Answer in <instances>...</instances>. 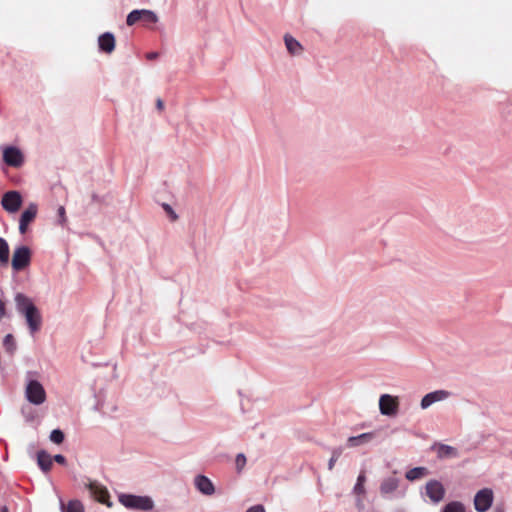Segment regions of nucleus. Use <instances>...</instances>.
I'll return each mask as SVG.
<instances>
[{"instance_id": "obj_1", "label": "nucleus", "mask_w": 512, "mask_h": 512, "mask_svg": "<svg viewBox=\"0 0 512 512\" xmlns=\"http://www.w3.org/2000/svg\"><path fill=\"white\" fill-rule=\"evenodd\" d=\"M15 303L17 311L25 317L30 333L38 332L42 326V316L32 300L22 293H17Z\"/></svg>"}, {"instance_id": "obj_25", "label": "nucleus", "mask_w": 512, "mask_h": 512, "mask_svg": "<svg viewBox=\"0 0 512 512\" xmlns=\"http://www.w3.org/2000/svg\"><path fill=\"white\" fill-rule=\"evenodd\" d=\"M442 512H466V509L463 503L452 501L444 506Z\"/></svg>"}, {"instance_id": "obj_31", "label": "nucleus", "mask_w": 512, "mask_h": 512, "mask_svg": "<svg viewBox=\"0 0 512 512\" xmlns=\"http://www.w3.org/2000/svg\"><path fill=\"white\" fill-rule=\"evenodd\" d=\"M6 314V306L5 303L0 299V320L5 316Z\"/></svg>"}, {"instance_id": "obj_17", "label": "nucleus", "mask_w": 512, "mask_h": 512, "mask_svg": "<svg viewBox=\"0 0 512 512\" xmlns=\"http://www.w3.org/2000/svg\"><path fill=\"white\" fill-rule=\"evenodd\" d=\"M284 41L286 48L291 55H299L302 53L303 47L294 37L285 35Z\"/></svg>"}, {"instance_id": "obj_26", "label": "nucleus", "mask_w": 512, "mask_h": 512, "mask_svg": "<svg viewBox=\"0 0 512 512\" xmlns=\"http://www.w3.org/2000/svg\"><path fill=\"white\" fill-rule=\"evenodd\" d=\"M65 512H84V507L80 501L71 500L65 507Z\"/></svg>"}, {"instance_id": "obj_38", "label": "nucleus", "mask_w": 512, "mask_h": 512, "mask_svg": "<svg viewBox=\"0 0 512 512\" xmlns=\"http://www.w3.org/2000/svg\"><path fill=\"white\" fill-rule=\"evenodd\" d=\"M170 215H171L173 221H175L177 219V215L174 212L170 213Z\"/></svg>"}, {"instance_id": "obj_33", "label": "nucleus", "mask_w": 512, "mask_h": 512, "mask_svg": "<svg viewBox=\"0 0 512 512\" xmlns=\"http://www.w3.org/2000/svg\"><path fill=\"white\" fill-rule=\"evenodd\" d=\"M158 55H159V54H158L157 52H149V53L146 55V57H147V59H149V60H154V59H156V58L158 57Z\"/></svg>"}, {"instance_id": "obj_37", "label": "nucleus", "mask_w": 512, "mask_h": 512, "mask_svg": "<svg viewBox=\"0 0 512 512\" xmlns=\"http://www.w3.org/2000/svg\"><path fill=\"white\" fill-rule=\"evenodd\" d=\"M0 512H9V510L6 506H3L0 508Z\"/></svg>"}, {"instance_id": "obj_18", "label": "nucleus", "mask_w": 512, "mask_h": 512, "mask_svg": "<svg viewBox=\"0 0 512 512\" xmlns=\"http://www.w3.org/2000/svg\"><path fill=\"white\" fill-rule=\"evenodd\" d=\"M399 486V480L396 477H389L382 481L380 491L383 495L394 492Z\"/></svg>"}, {"instance_id": "obj_32", "label": "nucleus", "mask_w": 512, "mask_h": 512, "mask_svg": "<svg viewBox=\"0 0 512 512\" xmlns=\"http://www.w3.org/2000/svg\"><path fill=\"white\" fill-rule=\"evenodd\" d=\"M53 459L59 464H65L66 462L65 457L61 454L55 455Z\"/></svg>"}, {"instance_id": "obj_28", "label": "nucleus", "mask_w": 512, "mask_h": 512, "mask_svg": "<svg viewBox=\"0 0 512 512\" xmlns=\"http://www.w3.org/2000/svg\"><path fill=\"white\" fill-rule=\"evenodd\" d=\"M341 453H342V450L340 448L334 449L332 451V456H331V458H330V460L328 462V469L329 470H332L334 468L335 463L338 460V458L340 457Z\"/></svg>"}, {"instance_id": "obj_8", "label": "nucleus", "mask_w": 512, "mask_h": 512, "mask_svg": "<svg viewBox=\"0 0 512 512\" xmlns=\"http://www.w3.org/2000/svg\"><path fill=\"white\" fill-rule=\"evenodd\" d=\"M1 204L7 212L14 213L21 207L22 197L17 191H8L3 195Z\"/></svg>"}, {"instance_id": "obj_24", "label": "nucleus", "mask_w": 512, "mask_h": 512, "mask_svg": "<svg viewBox=\"0 0 512 512\" xmlns=\"http://www.w3.org/2000/svg\"><path fill=\"white\" fill-rule=\"evenodd\" d=\"M3 348L6 352L13 354L16 350V342L12 334H7L3 339Z\"/></svg>"}, {"instance_id": "obj_13", "label": "nucleus", "mask_w": 512, "mask_h": 512, "mask_svg": "<svg viewBox=\"0 0 512 512\" xmlns=\"http://www.w3.org/2000/svg\"><path fill=\"white\" fill-rule=\"evenodd\" d=\"M194 484L197 490L204 495L210 496L215 492V487L212 481L204 475L196 476Z\"/></svg>"}, {"instance_id": "obj_6", "label": "nucleus", "mask_w": 512, "mask_h": 512, "mask_svg": "<svg viewBox=\"0 0 512 512\" xmlns=\"http://www.w3.org/2000/svg\"><path fill=\"white\" fill-rule=\"evenodd\" d=\"M493 491L484 488L478 491L474 497V507L477 512H486L493 503Z\"/></svg>"}, {"instance_id": "obj_35", "label": "nucleus", "mask_w": 512, "mask_h": 512, "mask_svg": "<svg viewBox=\"0 0 512 512\" xmlns=\"http://www.w3.org/2000/svg\"><path fill=\"white\" fill-rule=\"evenodd\" d=\"M58 212H59V215H60L62 218H64V216H65V209H64V207H62V206H61V207L59 208Z\"/></svg>"}, {"instance_id": "obj_12", "label": "nucleus", "mask_w": 512, "mask_h": 512, "mask_svg": "<svg viewBox=\"0 0 512 512\" xmlns=\"http://www.w3.org/2000/svg\"><path fill=\"white\" fill-rule=\"evenodd\" d=\"M37 205L31 203L22 213L19 223V231L21 234L26 233L28 225L35 219L37 215Z\"/></svg>"}, {"instance_id": "obj_15", "label": "nucleus", "mask_w": 512, "mask_h": 512, "mask_svg": "<svg viewBox=\"0 0 512 512\" xmlns=\"http://www.w3.org/2000/svg\"><path fill=\"white\" fill-rule=\"evenodd\" d=\"M98 44L101 51L110 54L115 49V37L112 33L106 32L99 36Z\"/></svg>"}, {"instance_id": "obj_5", "label": "nucleus", "mask_w": 512, "mask_h": 512, "mask_svg": "<svg viewBox=\"0 0 512 512\" xmlns=\"http://www.w3.org/2000/svg\"><path fill=\"white\" fill-rule=\"evenodd\" d=\"M26 397L29 402L35 405H40L46 400V392L40 382L31 380L26 387Z\"/></svg>"}, {"instance_id": "obj_23", "label": "nucleus", "mask_w": 512, "mask_h": 512, "mask_svg": "<svg viewBox=\"0 0 512 512\" xmlns=\"http://www.w3.org/2000/svg\"><path fill=\"white\" fill-rule=\"evenodd\" d=\"M365 482H366L365 472L362 471L359 474V476L357 478V482H356V484L354 486V489H353V491H354V493L356 495H364L366 493V490H365V487H364Z\"/></svg>"}, {"instance_id": "obj_9", "label": "nucleus", "mask_w": 512, "mask_h": 512, "mask_svg": "<svg viewBox=\"0 0 512 512\" xmlns=\"http://www.w3.org/2000/svg\"><path fill=\"white\" fill-rule=\"evenodd\" d=\"M425 492L433 503L441 502L445 496V488L437 480L428 481L425 486Z\"/></svg>"}, {"instance_id": "obj_30", "label": "nucleus", "mask_w": 512, "mask_h": 512, "mask_svg": "<svg viewBox=\"0 0 512 512\" xmlns=\"http://www.w3.org/2000/svg\"><path fill=\"white\" fill-rule=\"evenodd\" d=\"M246 512H265V509L262 505H255L250 507Z\"/></svg>"}, {"instance_id": "obj_7", "label": "nucleus", "mask_w": 512, "mask_h": 512, "mask_svg": "<svg viewBox=\"0 0 512 512\" xmlns=\"http://www.w3.org/2000/svg\"><path fill=\"white\" fill-rule=\"evenodd\" d=\"M379 409L381 414L387 416H394L399 409V400L395 396L389 394L381 395L379 399Z\"/></svg>"}, {"instance_id": "obj_10", "label": "nucleus", "mask_w": 512, "mask_h": 512, "mask_svg": "<svg viewBox=\"0 0 512 512\" xmlns=\"http://www.w3.org/2000/svg\"><path fill=\"white\" fill-rule=\"evenodd\" d=\"M3 160L8 166L18 168L22 166L24 156L18 148L8 146L3 150Z\"/></svg>"}, {"instance_id": "obj_19", "label": "nucleus", "mask_w": 512, "mask_h": 512, "mask_svg": "<svg viewBox=\"0 0 512 512\" xmlns=\"http://www.w3.org/2000/svg\"><path fill=\"white\" fill-rule=\"evenodd\" d=\"M37 462L39 467L44 471H50L52 467V458L46 451H39L37 454Z\"/></svg>"}, {"instance_id": "obj_14", "label": "nucleus", "mask_w": 512, "mask_h": 512, "mask_svg": "<svg viewBox=\"0 0 512 512\" xmlns=\"http://www.w3.org/2000/svg\"><path fill=\"white\" fill-rule=\"evenodd\" d=\"M449 396V393L444 390L434 391L426 394L421 400V408L427 409L433 403L441 401Z\"/></svg>"}, {"instance_id": "obj_2", "label": "nucleus", "mask_w": 512, "mask_h": 512, "mask_svg": "<svg viewBox=\"0 0 512 512\" xmlns=\"http://www.w3.org/2000/svg\"><path fill=\"white\" fill-rule=\"evenodd\" d=\"M119 502L126 508L134 510L148 511L154 507L153 500L148 496L121 494L119 495Z\"/></svg>"}, {"instance_id": "obj_3", "label": "nucleus", "mask_w": 512, "mask_h": 512, "mask_svg": "<svg viewBox=\"0 0 512 512\" xmlns=\"http://www.w3.org/2000/svg\"><path fill=\"white\" fill-rule=\"evenodd\" d=\"M142 21L144 25L154 24L158 22V16L151 10H133L131 11L126 19L128 26H133L137 22Z\"/></svg>"}, {"instance_id": "obj_16", "label": "nucleus", "mask_w": 512, "mask_h": 512, "mask_svg": "<svg viewBox=\"0 0 512 512\" xmlns=\"http://www.w3.org/2000/svg\"><path fill=\"white\" fill-rule=\"evenodd\" d=\"M434 449L436 450L437 456L439 458H455L459 455L455 447L446 444L435 445Z\"/></svg>"}, {"instance_id": "obj_29", "label": "nucleus", "mask_w": 512, "mask_h": 512, "mask_svg": "<svg viewBox=\"0 0 512 512\" xmlns=\"http://www.w3.org/2000/svg\"><path fill=\"white\" fill-rule=\"evenodd\" d=\"M235 464H236V468H237V471L240 472L245 464H246V457L244 454L240 453L236 456V460H235Z\"/></svg>"}, {"instance_id": "obj_34", "label": "nucleus", "mask_w": 512, "mask_h": 512, "mask_svg": "<svg viewBox=\"0 0 512 512\" xmlns=\"http://www.w3.org/2000/svg\"><path fill=\"white\" fill-rule=\"evenodd\" d=\"M156 106L160 111H162L164 109V102L161 99H157Z\"/></svg>"}, {"instance_id": "obj_22", "label": "nucleus", "mask_w": 512, "mask_h": 512, "mask_svg": "<svg viewBox=\"0 0 512 512\" xmlns=\"http://www.w3.org/2000/svg\"><path fill=\"white\" fill-rule=\"evenodd\" d=\"M426 474L427 469L425 467H416L407 471L405 476L409 481H414L424 477Z\"/></svg>"}, {"instance_id": "obj_39", "label": "nucleus", "mask_w": 512, "mask_h": 512, "mask_svg": "<svg viewBox=\"0 0 512 512\" xmlns=\"http://www.w3.org/2000/svg\"><path fill=\"white\" fill-rule=\"evenodd\" d=\"M495 512H503V511H502V510H500V509H496V511H495Z\"/></svg>"}, {"instance_id": "obj_21", "label": "nucleus", "mask_w": 512, "mask_h": 512, "mask_svg": "<svg viewBox=\"0 0 512 512\" xmlns=\"http://www.w3.org/2000/svg\"><path fill=\"white\" fill-rule=\"evenodd\" d=\"M9 261V245L7 241L0 237V265H7Z\"/></svg>"}, {"instance_id": "obj_4", "label": "nucleus", "mask_w": 512, "mask_h": 512, "mask_svg": "<svg viewBox=\"0 0 512 512\" xmlns=\"http://www.w3.org/2000/svg\"><path fill=\"white\" fill-rule=\"evenodd\" d=\"M31 262V251L27 246H21L14 250L12 256V268L15 271H22Z\"/></svg>"}, {"instance_id": "obj_36", "label": "nucleus", "mask_w": 512, "mask_h": 512, "mask_svg": "<svg viewBox=\"0 0 512 512\" xmlns=\"http://www.w3.org/2000/svg\"><path fill=\"white\" fill-rule=\"evenodd\" d=\"M163 207H164V209H165L169 214H170V213H173V210H172V208H171L169 205L165 204Z\"/></svg>"}, {"instance_id": "obj_11", "label": "nucleus", "mask_w": 512, "mask_h": 512, "mask_svg": "<svg viewBox=\"0 0 512 512\" xmlns=\"http://www.w3.org/2000/svg\"><path fill=\"white\" fill-rule=\"evenodd\" d=\"M87 487L95 500L111 507L112 504L109 502V492L106 487L98 484L97 482H90Z\"/></svg>"}, {"instance_id": "obj_27", "label": "nucleus", "mask_w": 512, "mask_h": 512, "mask_svg": "<svg viewBox=\"0 0 512 512\" xmlns=\"http://www.w3.org/2000/svg\"><path fill=\"white\" fill-rule=\"evenodd\" d=\"M50 440L55 444H61L64 441V433L59 429H55L50 434Z\"/></svg>"}, {"instance_id": "obj_20", "label": "nucleus", "mask_w": 512, "mask_h": 512, "mask_svg": "<svg viewBox=\"0 0 512 512\" xmlns=\"http://www.w3.org/2000/svg\"><path fill=\"white\" fill-rule=\"evenodd\" d=\"M372 439H373V433L368 432V433L360 434L358 436L349 437L347 443L350 447H356L361 444L368 443Z\"/></svg>"}]
</instances>
